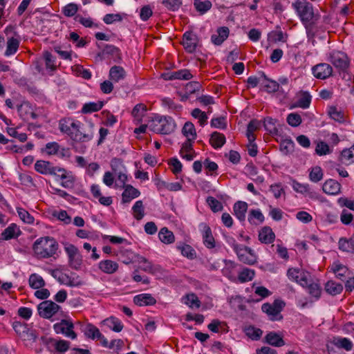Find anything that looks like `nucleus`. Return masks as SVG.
Listing matches in <instances>:
<instances>
[{
  "label": "nucleus",
  "mask_w": 354,
  "mask_h": 354,
  "mask_svg": "<svg viewBox=\"0 0 354 354\" xmlns=\"http://www.w3.org/2000/svg\"><path fill=\"white\" fill-rule=\"evenodd\" d=\"M183 135L187 138L183 143L180 154L183 159L192 160L196 154L193 149V143L197 138L196 129L191 122H186L182 129Z\"/></svg>",
  "instance_id": "nucleus-1"
},
{
  "label": "nucleus",
  "mask_w": 354,
  "mask_h": 354,
  "mask_svg": "<svg viewBox=\"0 0 354 354\" xmlns=\"http://www.w3.org/2000/svg\"><path fill=\"white\" fill-rule=\"evenodd\" d=\"M58 249V243L55 239L50 236L41 237L37 239L32 250L37 259H48L53 257Z\"/></svg>",
  "instance_id": "nucleus-2"
},
{
  "label": "nucleus",
  "mask_w": 354,
  "mask_h": 354,
  "mask_svg": "<svg viewBox=\"0 0 354 354\" xmlns=\"http://www.w3.org/2000/svg\"><path fill=\"white\" fill-rule=\"evenodd\" d=\"M292 8L304 25H308L316 20L313 6L307 0H294Z\"/></svg>",
  "instance_id": "nucleus-3"
},
{
  "label": "nucleus",
  "mask_w": 354,
  "mask_h": 354,
  "mask_svg": "<svg viewBox=\"0 0 354 354\" xmlns=\"http://www.w3.org/2000/svg\"><path fill=\"white\" fill-rule=\"evenodd\" d=\"M176 122L170 116H157L149 123V129L156 133L169 134L174 131Z\"/></svg>",
  "instance_id": "nucleus-4"
},
{
  "label": "nucleus",
  "mask_w": 354,
  "mask_h": 354,
  "mask_svg": "<svg viewBox=\"0 0 354 354\" xmlns=\"http://www.w3.org/2000/svg\"><path fill=\"white\" fill-rule=\"evenodd\" d=\"M34 167L36 171L43 175H57L62 180L67 177L66 169L59 167H54L48 161L43 160H37Z\"/></svg>",
  "instance_id": "nucleus-5"
},
{
  "label": "nucleus",
  "mask_w": 354,
  "mask_h": 354,
  "mask_svg": "<svg viewBox=\"0 0 354 354\" xmlns=\"http://www.w3.org/2000/svg\"><path fill=\"white\" fill-rule=\"evenodd\" d=\"M53 277L63 285L70 287H80L84 284L83 281L76 273L68 274L59 270H55L52 272Z\"/></svg>",
  "instance_id": "nucleus-6"
},
{
  "label": "nucleus",
  "mask_w": 354,
  "mask_h": 354,
  "mask_svg": "<svg viewBox=\"0 0 354 354\" xmlns=\"http://www.w3.org/2000/svg\"><path fill=\"white\" fill-rule=\"evenodd\" d=\"M233 248L239 261L243 263L253 265L257 262V256L250 248L243 245L234 244Z\"/></svg>",
  "instance_id": "nucleus-7"
},
{
  "label": "nucleus",
  "mask_w": 354,
  "mask_h": 354,
  "mask_svg": "<svg viewBox=\"0 0 354 354\" xmlns=\"http://www.w3.org/2000/svg\"><path fill=\"white\" fill-rule=\"evenodd\" d=\"M61 307L50 300H45L37 306L39 315L44 319H50L55 315Z\"/></svg>",
  "instance_id": "nucleus-8"
},
{
  "label": "nucleus",
  "mask_w": 354,
  "mask_h": 354,
  "mask_svg": "<svg viewBox=\"0 0 354 354\" xmlns=\"http://www.w3.org/2000/svg\"><path fill=\"white\" fill-rule=\"evenodd\" d=\"M287 276L290 280L297 282L303 287L307 286L311 279L310 274L308 272L295 268H289Z\"/></svg>",
  "instance_id": "nucleus-9"
},
{
  "label": "nucleus",
  "mask_w": 354,
  "mask_h": 354,
  "mask_svg": "<svg viewBox=\"0 0 354 354\" xmlns=\"http://www.w3.org/2000/svg\"><path fill=\"white\" fill-rule=\"evenodd\" d=\"M78 131H75L73 140L80 142H86L91 140L94 136L93 124L84 126L81 122H79Z\"/></svg>",
  "instance_id": "nucleus-10"
},
{
  "label": "nucleus",
  "mask_w": 354,
  "mask_h": 354,
  "mask_svg": "<svg viewBox=\"0 0 354 354\" xmlns=\"http://www.w3.org/2000/svg\"><path fill=\"white\" fill-rule=\"evenodd\" d=\"M292 187L294 191L304 196L309 198L313 201H321V196L319 193L315 191L307 183H301L296 180H293Z\"/></svg>",
  "instance_id": "nucleus-11"
},
{
  "label": "nucleus",
  "mask_w": 354,
  "mask_h": 354,
  "mask_svg": "<svg viewBox=\"0 0 354 354\" xmlns=\"http://www.w3.org/2000/svg\"><path fill=\"white\" fill-rule=\"evenodd\" d=\"M328 61L337 68L344 71L349 66V59L347 55L338 50H333L328 54Z\"/></svg>",
  "instance_id": "nucleus-12"
},
{
  "label": "nucleus",
  "mask_w": 354,
  "mask_h": 354,
  "mask_svg": "<svg viewBox=\"0 0 354 354\" xmlns=\"http://www.w3.org/2000/svg\"><path fill=\"white\" fill-rule=\"evenodd\" d=\"M53 328L57 334L62 333L71 339L77 338V334L73 330L74 325L71 320L62 319L60 322L55 324Z\"/></svg>",
  "instance_id": "nucleus-13"
},
{
  "label": "nucleus",
  "mask_w": 354,
  "mask_h": 354,
  "mask_svg": "<svg viewBox=\"0 0 354 354\" xmlns=\"http://www.w3.org/2000/svg\"><path fill=\"white\" fill-rule=\"evenodd\" d=\"M80 121L71 118H64L59 121V129L63 133L68 135L72 140L75 131H78Z\"/></svg>",
  "instance_id": "nucleus-14"
},
{
  "label": "nucleus",
  "mask_w": 354,
  "mask_h": 354,
  "mask_svg": "<svg viewBox=\"0 0 354 354\" xmlns=\"http://www.w3.org/2000/svg\"><path fill=\"white\" fill-rule=\"evenodd\" d=\"M284 304L282 301H274L272 304L266 303L261 306L262 311L270 316L272 320H279L282 318L280 312Z\"/></svg>",
  "instance_id": "nucleus-15"
},
{
  "label": "nucleus",
  "mask_w": 354,
  "mask_h": 354,
  "mask_svg": "<svg viewBox=\"0 0 354 354\" xmlns=\"http://www.w3.org/2000/svg\"><path fill=\"white\" fill-rule=\"evenodd\" d=\"M313 75L320 80H325L333 74L332 66L326 63H320L312 68Z\"/></svg>",
  "instance_id": "nucleus-16"
},
{
  "label": "nucleus",
  "mask_w": 354,
  "mask_h": 354,
  "mask_svg": "<svg viewBox=\"0 0 354 354\" xmlns=\"http://www.w3.org/2000/svg\"><path fill=\"white\" fill-rule=\"evenodd\" d=\"M198 41L196 34L192 31H187L183 35L182 44L187 52L192 53L198 46Z\"/></svg>",
  "instance_id": "nucleus-17"
},
{
  "label": "nucleus",
  "mask_w": 354,
  "mask_h": 354,
  "mask_svg": "<svg viewBox=\"0 0 354 354\" xmlns=\"http://www.w3.org/2000/svg\"><path fill=\"white\" fill-rule=\"evenodd\" d=\"M84 335L91 339L100 340L102 346H107V339L100 333L97 327L91 324L86 325Z\"/></svg>",
  "instance_id": "nucleus-18"
},
{
  "label": "nucleus",
  "mask_w": 354,
  "mask_h": 354,
  "mask_svg": "<svg viewBox=\"0 0 354 354\" xmlns=\"http://www.w3.org/2000/svg\"><path fill=\"white\" fill-rule=\"evenodd\" d=\"M17 111L21 118L23 120H29L30 118L35 120L37 115L34 111V108L28 102H23L17 106Z\"/></svg>",
  "instance_id": "nucleus-19"
},
{
  "label": "nucleus",
  "mask_w": 354,
  "mask_h": 354,
  "mask_svg": "<svg viewBox=\"0 0 354 354\" xmlns=\"http://www.w3.org/2000/svg\"><path fill=\"white\" fill-rule=\"evenodd\" d=\"M192 77L188 70L182 69L176 71H168L161 74V77L165 80H189Z\"/></svg>",
  "instance_id": "nucleus-20"
},
{
  "label": "nucleus",
  "mask_w": 354,
  "mask_h": 354,
  "mask_svg": "<svg viewBox=\"0 0 354 354\" xmlns=\"http://www.w3.org/2000/svg\"><path fill=\"white\" fill-rule=\"evenodd\" d=\"M138 263L140 265V268L149 274H156L161 272V267L158 265H154L144 257L138 258Z\"/></svg>",
  "instance_id": "nucleus-21"
},
{
  "label": "nucleus",
  "mask_w": 354,
  "mask_h": 354,
  "mask_svg": "<svg viewBox=\"0 0 354 354\" xmlns=\"http://www.w3.org/2000/svg\"><path fill=\"white\" fill-rule=\"evenodd\" d=\"M203 245L208 249H214L216 246V241L209 226L205 225L202 232Z\"/></svg>",
  "instance_id": "nucleus-22"
},
{
  "label": "nucleus",
  "mask_w": 354,
  "mask_h": 354,
  "mask_svg": "<svg viewBox=\"0 0 354 354\" xmlns=\"http://www.w3.org/2000/svg\"><path fill=\"white\" fill-rule=\"evenodd\" d=\"M123 188L122 203L124 204L129 203L133 199L138 198L140 195V192L131 185H124Z\"/></svg>",
  "instance_id": "nucleus-23"
},
{
  "label": "nucleus",
  "mask_w": 354,
  "mask_h": 354,
  "mask_svg": "<svg viewBox=\"0 0 354 354\" xmlns=\"http://www.w3.org/2000/svg\"><path fill=\"white\" fill-rule=\"evenodd\" d=\"M322 190L326 194L336 195L341 191V185L335 180L328 179L323 184Z\"/></svg>",
  "instance_id": "nucleus-24"
},
{
  "label": "nucleus",
  "mask_w": 354,
  "mask_h": 354,
  "mask_svg": "<svg viewBox=\"0 0 354 354\" xmlns=\"http://www.w3.org/2000/svg\"><path fill=\"white\" fill-rule=\"evenodd\" d=\"M98 268L102 272L112 274L118 271L119 265L114 261L106 259L100 261Z\"/></svg>",
  "instance_id": "nucleus-25"
},
{
  "label": "nucleus",
  "mask_w": 354,
  "mask_h": 354,
  "mask_svg": "<svg viewBox=\"0 0 354 354\" xmlns=\"http://www.w3.org/2000/svg\"><path fill=\"white\" fill-rule=\"evenodd\" d=\"M133 302L137 306H145L154 305L156 300L151 294L142 293L135 296Z\"/></svg>",
  "instance_id": "nucleus-26"
},
{
  "label": "nucleus",
  "mask_w": 354,
  "mask_h": 354,
  "mask_svg": "<svg viewBox=\"0 0 354 354\" xmlns=\"http://www.w3.org/2000/svg\"><path fill=\"white\" fill-rule=\"evenodd\" d=\"M248 207V203L244 201H239L234 204V214L236 217V218L239 219L240 221H245Z\"/></svg>",
  "instance_id": "nucleus-27"
},
{
  "label": "nucleus",
  "mask_w": 354,
  "mask_h": 354,
  "mask_svg": "<svg viewBox=\"0 0 354 354\" xmlns=\"http://www.w3.org/2000/svg\"><path fill=\"white\" fill-rule=\"evenodd\" d=\"M297 100L294 104L295 107L307 109L311 102V95L307 91H301L297 95Z\"/></svg>",
  "instance_id": "nucleus-28"
},
{
  "label": "nucleus",
  "mask_w": 354,
  "mask_h": 354,
  "mask_svg": "<svg viewBox=\"0 0 354 354\" xmlns=\"http://www.w3.org/2000/svg\"><path fill=\"white\" fill-rule=\"evenodd\" d=\"M21 234L19 227L15 223H11L3 232L2 236L5 241L19 237Z\"/></svg>",
  "instance_id": "nucleus-29"
},
{
  "label": "nucleus",
  "mask_w": 354,
  "mask_h": 354,
  "mask_svg": "<svg viewBox=\"0 0 354 354\" xmlns=\"http://www.w3.org/2000/svg\"><path fill=\"white\" fill-rule=\"evenodd\" d=\"M160 101L161 105L164 108L167 109L169 111L175 114H180L183 109V106L180 104L176 103L174 100L170 97H163Z\"/></svg>",
  "instance_id": "nucleus-30"
},
{
  "label": "nucleus",
  "mask_w": 354,
  "mask_h": 354,
  "mask_svg": "<svg viewBox=\"0 0 354 354\" xmlns=\"http://www.w3.org/2000/svg\"><path fill=\"white\" fill-rule=\"evenodd\" d=\"M126 77V71L120 66H113L109 70V77L115 82L122 80Z\"/></svg>",
  "instance_id": "nucleus-31"
},
{
  "label": "nucleus",
  "mask_w": 354,
  "mask_h": 354,
  "mask_svg": "<svg viewBox=\"0 0 354 354\" xmlns=\"http://www.w3.org/2000/svg\"><path fill=\"white\" fill-rule=\"evenodd\" d=\"M275 234L270 227H263L259 233V239L261 243L269 244L274 241Z\"/></svg>",
  "instance_id": "nucleus-32"
},
{
  "label": "nucleus",
  "mask_w": 354,
  "mask_h": 354,
  "mask_svg": "<svg viewBox=\"0 0 354 354\" xmlns=\"http://www.w3.org/2000/svg\"><path fill=\"white\" fill-rule=\"evenodd\" d=\"M338 248L342 252L354 254V234L350 239L340 238L338 241Z\"/></svg>",
  "instance_id": "nucleus-33"
},
{
  "label": "nucleus",
  "mask_w": 354,
  "mask_h": 354,
  "mask_svg": "<svg viewBox=\"0 0 354 354\" xmlns=\"http://www.w3.org/2000/svg\"><path fill=\"white\" fill-rule=\"evenodd\" d=\"M265 342L268 344L281 347L285 344L283 337L276 332H270L265 336Z\"/></svg>",
  "instance_id": "nucleus-34"
},
{
  "label": "nucleus",
  "mask_w": 354,
  "mask_h": 354,
  "mask_svg": "<svg viewBox=\"0 0 354 354\" xmlns=\"http://www.w3.org/2000/svg\"><path fill=\"white\" fill-rule=\"evenodd\" d=\"M199 84L198 82H189L185 87L186 98L189 100H197L198 97Z\"/></svg>",
  "instance_id": "nucleus-35"
},
{
  "label": "nucleus",
  "mask_w": 354,
  "mask_h": 354,
  "mask_svg": "<svg viewBox=\"0 0 354 354\" xmlns=\"http://www.w3.org/2000/svg\"><path fill=\"white\" fill-rule=\"evenodd\" d=\"M103 324L114 332L119 333L122 330L124 325L117 317H111L103 321Z\"/></svg>",
  "instance_id": "nucleus-36"
},
{
  "label": "nucleus",
  "mask_w": 354,
  "mask_h": 354,
  "mask_svg": "<svg viewBox=\"0 0 354 354\" xmlns=\"http://www.w3.org/2000/svg\"><path fill=\"white\" fill-rule=\"evenodd\" d=\"M229 28L223 26L217 30V33L212 35V41L216 45H221L229 35Z\"/></svg>",
  "instance_id": "nucleus-37"
},
{
  "label": "nucleus",
  "mask_w": 354,
  "mask_h": 354,
  "mask_svg": "<svg viewBox=\"0 0 354 354\" xmlns=\"http://www.w3.org/2000/svg\"><path fill=\"white\" fill-rule=\"evenodd\" d=\"M19 39L15 37L8 38L6 42V49L4 53L5 56L9 57L15 54L19 49Z\"/></svg>",
  "instance_id": "nucleus-38"
},
{
  "label": "nucleus",
  "mask_w": 354,
  "mask_h": 354,
  "mask_svg": "<svg viewBox=\"0 0 354 354\" xmlns=\"http://www.w3.org/2000/svg\"><path fill=\"white\" fill-rule=\"evenodd\" d=\"M331 270L335 274L336 277L344 280L348 272V269L339 261H335L331 265Z\"/></svg>",
  "instance_id": "nucleus-39"
},
{
  "label": "nucleus",
  "mask_w": 354,
  "mask_h": 354,
  "mask_svg": "<svg viewBox=\"0 0 354 354\" xmlns=\"http://www.w3.org/2000/svg\"><path fill=\"white\" fill-rule=\"evenodd\" d=\"M339 161L345 165L354 162V148L344 149L339 157Z\"/></svg>",
  "instance_id": "nucleus-40"
},
{
  "label": "nucleus",
  "mask_w": 354,
  "mask_h": 354,
  "mask_svg": "<svg viewBox=\"0 0 354 354\" xmlns=\"http://www.w3.org/2000/svg\"><path fill=\"white\" fill-rule=\"evenodd\" d=\"M261 77L265 80L262 84L263 87L268 93H275L280 91L279 83L276 81L270 80L267 77L264 73H261Z\"/></svg>",
  "instance_id": "nucleus-41"
},
{
  "label": "nucleus",
  "mask_w": 354,
  "mask_h": 354,
  "mask_svg": "<svg viewBox=\"0 0 354 354\" xmlns=\"http://www.w3.org/2000/svg\"><path fill=\"white\" fill-rule=\"evenodd\" d=\"M260 128V123L258 120H252L248 124L246 136L248 142H254L256 140V136L254 132Z\"/></svg>",
  "instance_id": "nucleus-42"
},
{
  "label": "nucleus",
  "mask_w": 354,
  "mask_h": 354,
  "mask_svg": "<svg viewBox=\"0 0 354 354\" xmlns=\"http://www.w3.org/2000/svg\"><path fill=\"white\" fill-rule=\"evenodd\" d=\"M325 290L333 296L340 294L343 290V286L334 281H328L325 284Z\"/></svg>",
  "instance_id": "nucleus-43"
},
{
  "label": "nucleus",
  "mask_w": 354,
  "mask_h": 354,
  "mask_svg": "<svg viewBox=\"0 0 354 354\" xmlns=\"http://www.w3.org/2000/svg\"><path fill=\"white\" fill-rule=\"evenodd\" d=\"M103 102L98 101L96 102H88L83 105L81 112L84 114L92 113L97 112L103 107Z\"/></svg>",
  "instance_id": "nucleus-44"
},
{
  "label": "nucleus",
  "mask_w": 354,
  "mask_h": 354,
  "mask_svg": "<svg viewBox=\"0 0 354 354\" xmlns=\"http://www.w3.org/2000/svg\"><path fill=\"white\" fill-rule=\"evenodd\" d=\"M248 219L250 223L257 225L263 222L264 216L259 209H251Z\"/></svg>",
  "instance_id": "nucleus-45"
},
{
  "label": "nucleus",
  "mask_w": 354,
  "mask_h": 354,
  "mask_svg": "<svg viewBox=\"0 0 354 354\" xmlns=\"http://www.w3.org/2000/svg\"><path fill=\"white\" fill-rule=\"evenodd\" d=\"M103 53L111 55L112 58L115 62H119L122 59V53L118 47H115L113 45H106L103 49Z\"/></svg>",
  "instance_id": "nucleus-46"
},
{
  "label": "nucleus",
  "mask_w": 354,
  "mask_h": 354,
  "mask_svg": "<svg viewBox=\"0 0 354 354\" xmlns=\"http://www.w3.org/2000/svg\"><path fill=\"white\" fill-rule=\"evenodd\" d=\"M333 344L337 348H344L347 351H351L353 346L352 342L349 339L341 337L334 338Z\"/></svg>",
  "instance_id": "nucleus-47"
},
{
  "label": "nucleus",
  "mask_w": 354,
  "mask_h": 354,
  "mask_svg": "<svg viewBox=\"0 0 354 354\" xmlns=\"http://www.w3.org/2000/svg\"><path fill=\"white\" fill-rule=\"evenodd\" d=\"M132 214L137 221H140L145 216V207L142 201H137L132 207Z\"/></svg>",
  "instance_id": "nucleus-48"
},
{
  "label": "nucleus",
  "mask_w": 354,
  "mask_h": 354,
  "mask_svg": "<svg viewBox=\"0 0 354 354\" xmlns=\"http://www.w3.org/2000/svg\"><path fill=\"white\" fill-rule=\"evenodd\" d=\"M209 142L214 148H220L225 142V137L223 133L214 132L209 139Z\"/></svg>",
  "instance_id": "nucleus-49"
},
{
  "label": "nucleus",
  "mask_w": 354,
  "mask_h": 354,
  "mask_svg": "<svg viewBox=\"0 0 354 354\" xmlns=\"http://www.w3.org/2000/svg\"><path fill=\"white\" fill-rule=\"evenodd\" d=\"M160 240L166 244L171 243L174 241L175 237L172 232L169 231L167 227H163L158 233Z\"/></svg>",
  "instance_id": "nucleus-50"
},
{
  "label": "nucleus",
  "mask_w": 354,
  "mask_h": 354,
  "mask_svg": "<svg viewBox=\"0 0 354 354\" xmlns=\"http://www.w3.org/2000/svg\"><path fill=\"white\" fill-rule=\"evenodd\" d=\"M28 282L30 286L34 289H39L45 286V281L43 278L35 273L30 274Z\"/></svg>",
  "instance_id": "nucleus-51"
},
{
  "label": "nucleus",
  "mask_w": 354,
  "mask_h": 354,
  "mask_svg": "<svg viewBox=\"0 0 354 354\" xmlns=\"http://www.w3.org/2000/svg\"><path fill=\"white\" fill-rule=\"evenodd\" d=\"M308 291V293L316 299H318L322 293V288L318 283L313 282L312 279L309 280V283L305 286Z\"/></svg>",
  "instance_id": "nucleus-52"
},
{
  "label": "nucleus",
  "mask_w": 354,
  "mask_h": 354,
  "mask_svg": "<svg viewBox=\"0 0 354 354\" xmlns=\"http://www.w3.org/2000/svg\"><path fill=\"white\" fill-rule=\"evenodd\" d=\"M245 335L252 340H258L263 335V331L259 328L249 326L245 328Z\"/></svg>",
  "instance_id": "nucleus-53"
},
{
  "label": "nucleus",
  "mask_w": 354,
  "mask_h": 354,
  "mask_svg": "<svg viewBox=\"0 0 354 354\" xmlns=\"http://www.w3.org/2000/svg\"><path fill=\"white\" fill-rule=\"evenodd\" d=\"M206 203L208 207L214 213L221 212L223 209L222 203L213 196H208L206 198Z\"/></svg>",
  "instance_id": "nucleus-54"
},
{
  "label": "nucleus",
  "mask_w": 354,
  "mask_h": 354,
  "mask_svg": "<svg viewBox=\"0 0 354 354\" xmlns=\"http://www.w3.org/2000/svg\"><path fill=\"white\" fill-rule=\"evenodd\" d=\"M50 342L55 349L59 353H64L67 351L70 346V342L64 339L57 340L52 339H50Z\"/></svg>",
  "instance_id": "nucleus-55"
},
{
  "label": "nucleus",
  "mask_w": 354,
  "mask_h": 354,
  "mask_svg": "<svg viewBox=\"0 0 354 354\" xmlns=\"http://www.w3.org/2000/svg\"><path fill=\"white\" fill-rule=\"evenodd\" d=\"M207 328L214 333H220L226 330L227 324L224 322H221L218 319H213L212 322L208 324Z\"/></svg>",
  "instance_id": "nucleus-56"
},
{
  "label": "nucleus",
  "mask_w": 354,
  "mask_h": 354,
  "mask_svg": "<svg viewBox=\"0 0 354 354\" xmlns=\"http://www.w3.org/2000/svg\"><path fill=\"white\" fill-rule=\"evenodd\" d=\"M255 272L253 270L244 268L241 271L238 276V280L241 283L250 281L254 277Z\"/></svg>",
  "instance_id": "nucleus-57"
},
{
  "label": "nucleus",
  "mask_w": 354,
  "mask_h": 354,
  "mask_svg": "<svg viewBox=\"0 0 354 354\" xmlns=\"http://www.w3.org/2000/svg\"><path fill=\"white\" fill-rule=\"evenodd\" d=\"M328 114L333 120H334L338 122L341 123L344 121V118H345L344 112L342 111V110L337 109L335 106H332L329 109Z\"/></svg>",
  "instance_id": "nucleus-58"
},
{
  "label": "nucleus",
  "mask_w": 354,
  "mask_h": 354,
  "mask_svg": "<svg viewBox=\"0 0 354 354\" xmlns=\"http://www.w3.org/2000/svg\"><path fill=\"white\" fill-rule=\"evenodd\" d=\"M43 56L45 60V65L47 69H50L53 71L57 68V66L55 64V57L53 56V55L48 51H44L43 53Z\"/></svg>",
  "instance_id": "nucleus-59"
},
{
  "label": "nucleus",
  "mask_w": 354,
  "mask_h": 354,
  "mask_svg": "<svg viewBox=\"0 0 354 354\" xmlns=\"http://www.w3.org/2000/svg\"><path fill=\"white\" fill-rule=\"evenodd\" d=\"M323 171L319 166L313 167L309 174V179L313 183H318L323 178Z\"/></svg>",
  "instance_id": "nucleus-60"
},
{
  "label": "nucleus",
  "mask_w": 354,
  "mask_h": 354,
  "mask_svg": "<svg viewBox=\"0 0 354 354\" xmlns=\"http://www.w3.org/2000/svg\"><path fill=\"white\" fill-rule=\"evenodd\" d=\"M68 263L71 268L79 270L82 264V256L80 252L68 258Z\"/></svg>",
  "instance_id": "nucleus-61"
},
{
  "label": "nucleus",
  "mask_w": 354,
  "mask_h": 354,
  "mask_svg": "<svg viewBox=\"0 0 354 354\" xmlns=\"http://www.w3.org/2000/svg\"><path fill=\"white\" fill-rule=\"evenodd\" d=\"M295 143L290 139H286L280 143V150L287 155L294 151Z\"/></svg>",
  "instance_id": "nucleus-62"
},
{
  "label": "nucleus",
  "mask_w": 354,
  "mask_h": 354,
  "mask_svg": "<svg viewBox=\"0 0 354 354\" xmlns=\"http://www.w3.org/2000/svg\"><path fill=\"white\" fill-rule=\"evenodd\" d=\"M78 6L75 3H70L62 8V13L68 17H73L78 11Z\"/></svg>",
  "instance_id": "nucleus-63"
},
{
  "label": "nucleus",
  "mask_w": 354,
  "mask_h": 354,
  "mask_svg": "<svg viewBox=\"0 0 354 354\" xmlns=\"http://www.w3.org/2000/svg\"><path fill=\"white\" fill-rule=\"evenodd\" d=\"M204 169L207 175H214L218 169V165L216 162L206 158L203 162Z\"/></svg>",
  "instance_id": "nucleus-64"
}]
</instances>
